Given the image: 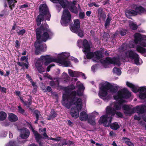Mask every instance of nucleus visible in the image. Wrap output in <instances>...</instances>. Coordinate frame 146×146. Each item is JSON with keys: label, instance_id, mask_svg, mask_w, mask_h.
I'll use <instances>...</instances> for the list:
<instances>
[{"label": "nucleus", "instance_id": "f257e3e1", "mask_svg": "<svg viewBox=\"0 0 146 146\" xmlns=\"http://www.w3.org/2000/svg\"><path fill=\"white\" fill-rule=\"evenodd\" d=\"M122 93L126 94V96H123L125 98L130 96V93L126 90H121L118 91L117 94L113 96L114 99L116 101V102H115L107 107L106 108V114L100 117L98 122L99 124L103 123L104 126H108L111 122L112 117L115 114L119 117H122V114L121 112L116 111V110H120L122 106L120 105V101L121 99V95Z\"/></svg>", "mask_w": 146, "mask_h": 146}, {"label": "nucleus", "instance_id": "f03ea898", "mask_svg": "<svg viewBox=\"0 0 146 146\" xmlns=\"http://www.w3.org/2000/svg\"><path fill=\"white\" fill-rule=\"evenodd\" d=\"M70 56V53L68 52H62L58 58L52 57L50 55L41 56L40 58L36 60L35 66L39 72L41 73L45 71V69L42 66L43 62L45 65H48L52 62L59 63L65 67L70 66V62L68 60Z\"/></svg>", "mask_w": 146, "mask_h": 146}, {"label": "nucleus", "instance_id": "7ed1b4c3", "mask_svg": "<svg viewBox=\"0 0 146 146\" xmlns=\"http://www.w3.org/2000/svg\"><path fill=\"white\" fill-rule=\"evenodd\" d=\"M36 33L37 40L35 44L36 48L35 53L38 54H40L42 52L46 51V44H42L40 41L45 42L48 39L50 38L52 33L48 29V25L46 24L37 29Z\"/></svg>", "mask_w": 146, "mask_h": 146}, {"label": "nucleus", "instance_id": "20e7f679", "mask_svg": "<svg viewBox=\"0 0 146 146\" xmlns=\"http://www.w3.org/2000/svg\"><path fill=\"white\" fill-rule=\"evenodd\" d=\"M62 103V105L68 109L72 105H74L70 111V114L72 117L77 118L79 116V111L82 108V99L80 98H74L71 99L68 98V95L63 94Z\"/></svg>", "mask_w": 146, "mask_h": 146}, {"label": "nucleus", "instance_id": "39448f33", "mask_svg": "<svg viewBox=\"0 0 146 146\" xmlns=\"http://www.w3.org/2000/svg\"><path fill=\"white\" fill-rule=\"evenodd\" d=\"M119 86L116 84H111L107 83H105L100 88L99 93L100 97L106 102H108L111 98V94H108L109 92L113 94L117 92Z\"/></svg>", "mask_w": 146, "mask_h": 146}, {"label": "nucleus", "instance_id": "423d86ee", "mask_svg": "<svg viewBox=\"0 0 146 146\" xmlns=\"http://www.w3.org/2000/svg\"><path fill=\"white\" fill-rule=\"evenodd\" d=\"M77 43L79 47L83 46L84 48L83 49V51L86 55L88 59L92 58L94 61L97 62L102 57V54L100 51H98L94 53L90 52V44L86 39H84L83 41L81 39L79 40Z\"/></svg>", "mask_w": 146, "mask_h": 146}, {"label": "nucleus", "instance_id": "0eeeda50", "mask_svg": "<svg viewBox=\"0 0 146 146\" xmlns=\"http://www.w3.org/2000/svg\"><path fill=\"white\" fill-rule=\"evenodd\" d=\"M76 86L78 88V90L76 92L74 91L70 93L72 90L74 89L75 86L73 85H71L66 88L65 90V94L68 96V98L71 99L76 98H80L77 96H80L83 94V92L85 89V87L83 84L80 83V81H78L76 84Z\"/></svg>", "mask_w": 146, "mask_h": 146}, {"label": "nucleus", "instance_id": "6e6552de", "mask_svg": "<svg viewBox=\"0 0 146 146\" xmlns=\"http://www.w3.org/2000/svg\"><path fill=\"white\" fill-rule=\"evenodd\" d=\"M40 14L37 17L36 22L37 25L39 26L41 24V22L44 20V18L45 19L49 21L51 15L48 9L46 4H41L39 7Z\"/></svg>", "mask_w": 146, "mask_h": 146}, {"label": "nucleus", "instance_id": "1a4fd4ad", "mask_svg": "<svg viewBox=\"0 0 146 146\" xmlns=\"http://www.w3.org/2000/svg\"><path fill=\"white\" fill-rule=\"evenodd\" d=\"M126 85L130 88L134 92L139 93V97L141 100L146 98V87L143 86L139 87L137 85H134L128 82H126Z\"/></svg>", "mask_w": 146, "mask_h": 146}, {"label": "nucleus", "instance_id": "9d476101", "mask_svg": "<svg viewBox=\"0 0 146 146\" xmlns=\"http://www.w3.org/2000/svg\"><path fill=\"white\" fill-rule=\"evenodd\" d=\"M125 57L134 59V62L137 65H139L142 64V60L139 57L138 55L132 50H129L125 51Z\"/></svg>", "mask_w": 146, "mask_h": 146}, {"label": "nucleus", "instance_id": "9b49d317", "mask_svg": "<svg viewBox=\"0 0 146 146\" xmlns=\"http://www.w3.org/2000/svg\"><path fill=\"white\" fill-rule=\"evenodd\" d=\"M134 42L137 46L139 45L141 46L146 47V36L136 33L134 35Z\"/></svg>", "mask_w": 146, "mask_h": 146}, {"label": "nucleus", "instance_id": "f8f14e48", "mask_svg": "<svg viewBox=\"0 0 146 146\" xmlns=\"http://www.w3.org/2000/svg\"><path fill=\"white\" fill-rule=\"evenodd\" d=\"M100 61L101 63L105 68H107V66L109 64H113L118 66H119L120 64V58L115 57L113 58H107L105 60L101 59Z\"/></svg>", "mask_w": 146, "mask_h": 146}, {"label": "nucleus", "instance_id": "ddd939ff", "mask_svg": "<svg viewBox=\"0 0 146 146\" xmlns=\"http://www.w3.org/2000/svg\"><path fill=\"white\" fill-rule=\"evenodd\" d=\"M71 20V17L70 13L68 9H65L63 11L60 22L64 26H66L68 23Z\"/></svg>", "mask_w": 146, "mask_h": 146}, {"label": "nucleus", "instance_id": "4468645a", "mask_svg": "<svg viewBox=\"0 0 146 146\" xmlns=\"http://www.w3.org/2000/svg\"><path fill=\"white\" fill-rule=\"evenodd\" d=\"M76 2V0H74L73 2L70 3L69 7L70 10L72 12L76 14L77 13L78 11L80 9V5H78V7H77L75 6Z\"/></svg>", "mask_w": 146, "mask_h": 146}, {"label": "nucleus", "instance_id": "2eb2a0df", "mask_svg": "<svg viewBox=\"0 0 146 146\" xmlns=\"http://www.w3.org/2000/svg\"><path fill=\"white\" fill-rule=\"evenodd\" d=\"M20 130V137L21 139H25L28 138L30 134L29 131L28 129L23 128Z\"/></svg>", "mask_w": 146, "mask_h": 146}, {"label": "nucleus", "instance_id": "dca6fc26", "mask_svg": "<svg viewBox=\"0 0 146 146\" xmlns=\"http://www.w3.org/2000/svg\"><path fill=\"white\" fill-rule=\"evenodd\" d=\"M80 27V22L78 19H76L74 20V25L71 26L70 29L72 32H75L76 29Z\"/></svg>", "mask_w": 146, "mask_h": 146}, {"label": "nucleus", "instance_id": "f3484780", "mask_svg": "<svg viewBox=\"0 0 146 146\" xmlns=\"http://www.w3.org/2000/svg\"><path fill=\"white\" fill-rule=\"evenodd\" d=\"M134 45L133 44V42L132 41L130 42L128 45L125 44H123L119 49L120 52H121L125 51V50L128 49L129 48H134Z\"/></svg>", "mask_w": 146, "mask_h": 146}, {"label": "nucleus", "instance_id": "a211bd4d", "mask_svg": "<svg viewBox=\"0 0 146 146\" xmlns=\"http://www.w3.org/2000/svg\"><path fill=\"white\" fill-rule=\"evenodd\" d=\"M30 128L32 130L35 136L36 141L38 142L39 145H41L40 141L43 138V137L40 135L37 132L35 131L31 125H30Z\"/></svg>", "mask_w": 146, "mask_h": 146}, {"label": "nucleus", "instance_id": "6ab92c4d", "mask_svg": "<svg viewBox=\"0 0 146 146\" xmlns=\"http://www.w3.org/2000/svg\"><path fill=\"white\" fill-rule=\"evenodd\" d=\"M54 3H58L63 8L66 7L68 4V2L66 0H50Z\"/></svg>", "mask_w": 146, "mask_h": 146}, {"label": "nucleus", "instance_id": "aec40b11", "mask_svg": "<svg viewBox=\"0 0 146 146\" xmlns=\"http://www.w3.org/2000/svg\"><path fill=\"white\" fill-rule=\"evenodd\" d=\"M39 132L41 134L43 135L44 137V138L56 141L55 138H54L52 137H48V135L46 133V129L44 128H41L39 129Z\"/></svg>", "mask_w": 146, "mask_h": 146}, {"label": "nucleus", "instance_id": "412c9836", "mask_svg": "<svg viewBox=\"0 0 146 146\" xmlns=\"http://www.w3.org/2000/svg\"><path fill=\"white\" fill-rule=\"evenodd\" d=\"M136 49L137 52L143 54V56L146 57V48L138 45L136 47Z\"/></svg>", "mask_w": 146, "mask_h": 146}, {"label": "nucleus", "instance_id": "4be33fe9", "mask_svg": "<svg viewBox=\"0 0 146 146\" xmlns=\"http://www.w3.org/2000/svg\"><path fill=\"white\" fill-rule=\"evenodd\" d=\"M98 17L100 20H104L106 18V15L103 12V9L101 8H100L98 10Z\"/></svg>", "mask_w": 146, "mask_h": 146}, {"label": "nucleus", "instance_id": "5701e85b", "mask_svg": "<svg viewBox=\"0 0 146 146\" xmlns=\"http://www.w3.org/2000/svg\"><path fill=\"white\" fill-rule=\"evenodd\" d=\"M79 118L81 121H86L88 118V115L86 112L82 111L80 113Z\"/></svg>", "mask_w": 146, "mask_h": 146}, {"label": "nucleus", "instance_id": "b1692460", "mask_svg": "<svg viewBox=\"0 0 146 146\" xmlns=\"http://www.w3.org/2000/svg\"><path fill=\"white\" fill-rule=\"evenodd\" d=\"M134 9L136 10L137 14H140L145 12V9L141 6H135Z\"/></svg>", "mask_w": 146, "mask_h": 146}, {"label": "nucleus", "instance_id": "393cba45", "mask_svg": "<svg viewBox=\"0 0 146 146\" xmlns=\"http://www.w3.org/2000/svg\"><path fill=\"white\" fill-rule=\"evenodd\" d=\"M125 14L128 18H130V16L135 15L137 14L136 10H130L127 11L125 13Z\"/></svg>", "mask_w": 146, "mask_h": 146}, {"label": "nucleus", "instance_id": "a878e982", "mask_svg": "<svg viewBox=\"0 0 146 146\" xmlns=\"http://www.w3.org/2000/svg\"><path fill=\"white\" fill-rule=\"evenodd\" d=\"M68 73L70 76L72 77H78L79 76V72L73 71L71 70H68Z\"/></svg>", "mask_w": 146, "mask_h": 146}, {"label": "nucleus", "instance_id": "bb28decb", "mask_svg": "<svg viewBox=\"0 0 146 146\" xmlns=\"http://www.w3.org/2000/svg\"><path fill=\"white\" fill-rule=\"evenodd\" d=\"M9 120L12 122H15L18 120L17 116L13 113H10L9 114Z\"/></svg>", "mask_w": 146, "mask_h": 146}, {"label": "nucleus", "instance_id": "cd10ccee", "mask_svg": "<svg viewBox=\"0 0 146 146\" xmlns=\"http://www.w3.org/2000/svg\"><path fill=\"white\" fill-rule=\"evenodd\" d=\"M76 30V32H73L77 34L78 36L81 38L84 36V33L82 29H81L80 28H78Z\"/></svg>", "mask_w": 146, "mask_h": 146}, {"label": "nucleus", "instance_id": "c85d7f7f", "mask_svg": "<svg viewBox=\"0 0 146 146\" xmlns=\"http://www.w3.org/2000/svg\"><path fill=\"white\" fill-rule=\"evenodd\" d=\"M59 82L57 79H55L53 81L50 82V85L54 87H57L59 85Z\"/></svg>", "mask_w": 146, "mask_h": 146}, {"label": "nucleus", "instance_id": "c756f323", "mask_svg": "<svg viewBox=\"0 0 146 146\" xmlns=\"http://www.w3.org/2000/svg\"><path fill=\"white\" fill-rule=\"evenodd\" d=\"M87 120L88 122L91 125H94L95 124L94 117V115H91L89 116Z\"/></svg>", "mask_w": 146, "mask_h": 146}, {"label": "nucleus", "instance_id": "7c9ffc66", "mask_svg": "<svg viewBox=\"0 0 146 146\" xmlns=\"http://www.w3.org/2000/svg\"><path fill=\"white\" fill-rule=\"evenodd\" d=\"M111 128L113 130H117L119 127V126L117 122H114L109 125Z\"/></svg>", "mask_w": 146, "mask_h": 146}, {"label": "nucleus", "instance_id": "2f4dec72", "mask_svg": "<svg viewBox=\"0 0 146 146\" xmlns=\"http://www.w3.org/2000/svg\"><path fill=\"white\" fill-rule=\"evenodd\" d=\"M8 2V4L11 10L12 9V8L14 7L15 5V3L17 2V1L15 0H7Z\"/></svg>", "mask_w": 146, "mask_h": 146}, {"label": "nucleus", "instance_id": "473e14b6", "mask_svg": "<svg viewBox=\"0 0 146 146\" xmlns=\"http://www.w3.org/2000/svg\"><path fill=\"white\" fill-rule=\"evenodd\" d=\"M129 26L130 28L133 30L136 29L137 28V26L136 24L134 23L133 21H129Z\"/></svg>", "mask_w": 146, "mask_h": 146}, {"label": "nucleus", "instance_id": "72a5a7b5", "mask_svg": "<svg viewBox=\"0 0 146 146\" xmlns=\"http://www.w3.org/2000/svg\"><path fill=\"white\" fill-rule=\"evenodd\" d=\"M34 113L35 114L36 119V120L35 122V123H36L38 120V118L42 117L40 112L37 110H35Z\"/></svg>", "mask_w": 146, "mask_h": 146}, {"label": "nucleus", "instance_id": "f704fd0d", "mask_svg": "<svg viewBox=\"0 0 146 146\" xmlns=\"http://www.w3.org/2000/svg\"><path fill=\"white\" fill-rule=\"evenodd\" d=\"M7 117L6 113L4 112H0V120H5Z\"/></svg>", "mask_w": 146, "mask_h": 146}, {"label": "nucleus", "instance_id": "c9c22d12", "mask_svg": "<svg viewBox=\"0 0 146 146\" xmlns=\"http://www.w3.org/2000/svg\"><path fill=\"white\" fill-rule=\"evenodd\" d=\"M113 72L115 73L118 75H121V70L118 68L116 67H115L113 69Z\"/></svg>", "mask_w": 146, "mask_h": 146}, {"label": "nucleus", "instance_id": "e433bc0d", "mask_svg": "<svg viewBox=\"0 0 146 146\" xmlns=\"http://www.w3.org/2000/svg\"><path fill=\"white\" fill-rule=\"evenodd\" d=\"M62 78L64 79V81L66 82H68L70 78V77L65 72H63L62 75Z\"/></svg>", "mask_w": 146, "mask_h": 146}, {"label": "nucleus", "instance_id": "4c0bfd02", "mask_svg": "<svg viewBox=\"0 0 146 146\" xmlns=\"http://www.w3.org/2000/svg\"><path fill=\"white\" fill-rule=\"evenodd\" d=\"M56 116V114L55 113L54 111L52 110L51 112V114L50 117L48 118V120H50L54 118Z\"/></svg>", "mask_w": 146, "mask_h": 146}, {"label": "nucleus", "instance_id": "58836bf2", "mask_svg": "<svg viewBox=\"0 0 146 146\" xmlns=\"http://www.w3.org/2000/svg\"><path fill=\"white\" fill-rule=\"evenodd\" d=\"M17 64L21 66H25L27 69H28V64L25 63L18 62Z\"/></svg>", "mask_w": 146, "mask_h": 146}, {"label": "nucleus", "instance_id": "ea45409f", "mask_svg": "<svg viewBox=\"0 0 146 146\" xmlns=\"http://www.w3.org/2000/svg\"><path fill=\"white\" fill-rule=\"evenodd\" d=\"M17 32L19 35H23L25 32V31L24 29H22L21 30H17Z\"/></svg>", "mask_w": 146, "mask_h": 146}, {"label": "nucleus", "instance_id": "a19ab883", "mask_svg": "<svg viewBox=\"0 0 146 146\" xmlns=\"http://www.w3.org/2000/svg\"><path fill=\"white\" fill-rule=\"evenodd\" d=\"M15 142L13 141H11L7 143L6 146H15Z\"/></svg>", "mask_w": 146, "mask_h": 146}, {"label": "nucleus", "instance_id": "79ce46f5", "mask_svg": "<svg viewBox=\"0 0 146 146\" xmlns=\"http://www.w3.org/2000/svg\"><path fill=\"white\" fill-rule=\"evenodd\" d=\"M28 58L27 56H24L22 57L21 58L20 60L21 61H23L25 60V62H27L26 64H28Z\"/></svg>", "mask_w": 146, "mask_h": 146}, {"label": "nucleus", "instance_id": "37998d69", "mask_svg": "<svg viewBox=\"0 0 146 146\" xmlns=\"http://www.w3.org/2000/svg\"><path fill=\"white\" fill-rule=\"evenodd\" d=\"M18 110L19 113L23 114L24 113V110L20 106H18Z\"/></svg>", "mask_w": 146, "mask_h": 146}, {"label": "nucleus", "instance_id": "c03bdc74", "mask_svg": "<svg viewBox=\"0 0 146 146\" xmlns=\"http://www.w3.org/2000/svg\"><path fill=\"white\" fill-rule=\"evenodd\" d=\"M126 32L125 30L122 29L120 31V33L122 36H123L126 34Z\"/></svg>", "mask_w": 146, "mask_h": 146}, {"label": "nucleus", "instance_id": "a18cd8bd", "mask_svg": "<svg viewBox=\"0 0 146 146\" xmlns=\"http://www.w3.org/2000/svg\"><path fill=\"white\" fill-rule=\"evenodd\" d=\"M122 141L123 142L126 143L129 142L130 140L128 138L125 137H123L122 139Z\"/></svg>", "mask_w": 146, "mask_h": 146}, {"label": "nucleus", "instance_id": "49530a36", "mask_svg": "<svg viewBox=\"0 0 146 146\" xmlns=\"http://www.w3.org/2000/svg\"><path fill=\"white\" fill-rule=\"evenodd\" d=\"M110 21V19L109 17L107 18L106 23L105 24V27L106 28H107L108 26L109 25Z\"/></svg>", "mask_w": 146, "mask_h": 146}, {"label": "nucleus", "instance_id": "de8ad7c7", "mask_svg": "<svg viewBox=\"0 0 146 146\" xmlns=\"http://www.w3.org/2000/svg\"><path fill=\"white\" fill-rule=\"evenodd\" d=\"M70 59L72 60L74 62L76 63H77L78 62V59L73 57H70Z\"/></svg>", "mask_w": 146, "mask_h": 146}, {"label": "nucleus", "instance_id": "09e8293b", "mask_svg": "<svg viewBox=\"0 0 146 146\" xmlns=\"http://www.w3.org/2000/svg\"><path fill=\"white\" fill-rule=\"evenodd\" d=\"M7 133L6 132H3L1 133L0 136L1 137H5L7 135Z\"/></svg>", "mask_w": 146, "mask_h": 146}, {"label": "nucleus", "instance_id": "8fccbe9b", "mask_svg": "<svg viewBox=\"0 0 146 146\" xmlns=\"http://www.w3.org/2000/svg\"><path fill=\"white\" fill-rule=\"evenodd\" d=\"M79 76H82V78L83 79H86V77L84 74H83V73H82V72H79Z\"/></svg>", "mask_w": 146, "mask_h": 146}, {"label": "nucleus", "instance_id": "3c124183", "mask_svg": "<svg viewBox=\"0 0 146 146\" xmlns=\"http://www.w3.org/2000/svg\"><path fill=\"white\" fill-rule=\"evenodd\" d=\"M55 65L54 64H52L50 65L47 68V72H49L50 71V68L52 66H54Z\"/></svg>", "mask_w": 146, "mask_h": 146}, {"label": "nucleus", "instance_id": "603ef678", "mask_svg": "<svg viewBox=\"0 0 146 146\" xmlns=\"http://www.w3.org/2000/svg\"><path fill=\"white\" fill-rule=\"evenodd\" d=\"M126 144L128 145L129 146H134L133 143L131 141H130L126 143Z\"/></svg>", "mask_w": 146, "mask_h": 146}, {"label": "nucleus", "instance_id": "864d4df0", "mask_svg": "<svg viewBox=\"0 0 146 146\" xmlns=\"http://www.w3.org/2000/svg\"><path fill=\"white\" fill-rule=\"evenodd\" d=\"M44 76L45 77H46L47 78L50 79H52V77L51 76L47 74H45L44 75Z\"/></svg>", "mask_w": 146, "mask_h": 146}, {"label": "nucleus", "instance_id": "5fc2aeb1", "mask_svg": "<svg viewBox=\"0 0 146 146\" xmlns=\"http://www.w3.org/2000/svg\"><path fill=\"white\" fill-rule=\"evenodd\" d=\"M110 135L111 136H115L116 135V134L113 132V131H111L110 133Z\"/></svg>", "mask_w": 146, "mask_h": 146}, {"label": "nucleus", "instance_id": "6e6d98bb", "mask_svg": "<svg viewBox=\"0 0 146 146\" xmlns=\"http://www.w3.org/2000/svg\"><path fill=\"white\" fill-rule=\"evenodd\" d=\"M0 89L2 92H5L6 90V89L3 87L0 86Z\"/></svg>", "mask_w": 146, "mask_h": 146}, {"label": "nucleus", "instance_id": "4d7b16f0", "mask_svg": "<svg viewBox=\"0 0 146 146\" xmlns=\"http://www.w3.org/2000/svg\"><path fill=\"white\" fill-rule=\"evenodd\" d=\"M16 45L15 47L18 48L19 47L20 45L19 43V42L18 40H16L15 41Z\"/></svg>", "mask_w": 146, "mask_h": 146}, {"label": "nucleus", "instance_id": "13d9d810", "mask_svg": "<svg viewBox=\"0 0 146 146\" xmlns=\"http://www.w3.org/2000/svg\"><path fill=\"white\" fill-rule=\"evenodd\" d=\"M84 16V14L83 13H80V17L81 18H83Z\"/></svg>", "mask_w": 146, "mask_h": 146}, {"label": "nucleus", "instance_id": "bf43d9fd", "mask_svg": "<svg viewBox=\"0 0 146 146\" xmlns=\"http://www.w3.org/2000/svg\"><path fill=\"white\" fill-rule=\"evenodd\" d=\"M19 97H20V100H21V102L24 103L25 105H27V103L26 102H24V101L23 100V98L22 97H21V96H20Z\"/></svg>", "mask_w": 146, "mask_h": 146}, {"label": "nucleus", "instance_id": "052dcab7", "mask_svg": "<svg viewBox=\"0 0 146 146\" xmlns=\"http://www.w3.org/2000/svg\"><path fill=\"white\" fill-rule=\"evenodd\" d=\"M28 7V5L27 4H25L21 6V8H25Z\"/></svg>", "mask_w": 146, "mask_h": 146}, {"label": "nucleus", "instance_id": "680f3d73", "mask_svg": "<svg viewBox=\"0 0 146 146\" xmlns=\"http://www.w3.org/2000/svg\"><path fill=\"white\" fill-rule=\"evenodd\" d=\"M96 65H94L92 66L91 67V69L94 72L95 71L96 68Z\"/></svg>", "mask_w": 146, "mask_h": 146}, {"label": "nucleus", "instance_id": "e2e57ef3", "mask_svg": "<svg viewBox=\"0 0 146 146\" xmlns=\"http://www.w3.org/2000/svg\"><path fill=\"white\" fill-rule=\"evenodd\" d=\"M91 13V12L90 11H87L86 13V15L88 17L90 16V14Z\"/></svg>", "mask_w": 146, "mask_h": 146}, {"label": "nucleus", "instance_id": "0e129e2a", "mask_svg": "<svg viewBox=\"0 0 146 146\" xmlns=\"http://www.w3.org/2000/svg\"><path fill=\"white\" fill-rule=\"evenodd\" d=\"M15 93L19 97L20 96L21 92H20L16 91Z\"/></svg>", "mask_w": 146, "mask_h": 146}, {"label": "nucleus", "instance_id": "69168bd1", "mask_svg": "<svg viewBox=\"0 0 146 146\" xmlns=\"http://www.w3.org/2000/svg\"><path fill=\"white\" fill-rule=\"evenodd\" d=\"M46 90L48 92H50L51 90L52 89L50 87L48 86L46 88Z\"/></svg>", "mask_w": 146, "mask_h": 146}, {"label": "nucleus", "instance_id": "338daca9", "mask_svg": "<svg viewBox=\"0 0 146 146\" xmlns=\"http://www.w3.org/2000/svg\"><path fill=\"white\" fill-rule=\"evenodd\" d=\"M61 138L60 137H57L55 138L56 141H59L61 140Z\"/></svg>", "mask_w": 146, "mask_h": 146}, {"label": "nucleus", "instance_id": "774afa93", "mask_svg": "<svg viewBox=\"0 0 146 146\" xmlns=\"http://www.w3.org/2000/svg\"><path fill=\"white\" fill-rule=\"evenodd\" d=\"M6 74L4 75L5 76H9L10 74V71H6Z\"/></svg>", "mask_w": 146, "mask_h": 146}]
</instances>
